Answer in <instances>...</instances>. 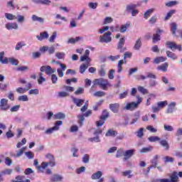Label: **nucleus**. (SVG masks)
<instances>
[{
    "label": "nucleus",
    "mask_w": 182,
    "mask_h": 182,
    "mask_svg": "<svg viewBox=\"0 0 182 182\" xmlns=\"http://www.w3.org/2000/svg\"><path fill=\"white\" fill-rule=\"evenodd\" d=\"M134 151H136V150H134V149H129V150L124 151V160L125 161H127V160H129V159H130L134 154Z\"/></svg>",
    "instance_id": "0eeeda50"
},
{
    "label": "nucleus",
    "mask_w": 182,
    "mask_h": 182,
    "mask_svg": "<svg viewBox=\"0 0 182 182\" xmlns=\"http://www.w3.org/2000/svg\"><path fill=\"white\" fill-rule=\"evenodd\" d=\"M89 66H90V64H82L80 66V73H85V72H86V70L89 68Z\"/></svg>",
    "instance_id": "412c9836"
},
{
    "label": "nucleus",
    "mask_w": 182,
    "mask_h": 182,
    "mask_svg": "<svg viewBox=\"0 0 182 182\" xmlns=\"http://www.w3.org/2000/svg\"><path fill=\"white\" fill-rule=\"evenodd\" d=\"M6 28L8 31H11V29H18L19 26L16 23H8L6 24Z\"/></svg>",
    "instance_id": "ddd939ff"
},
{
    "label": "nucleus",
    "mask_w": 182,
    "mask_h": 182,
    "mask_svg": "<svg viewBox=\"0 0 182 182\" xmlns=\"http://www.w3.org/2000/svg\"><path fill=\"white\" fill-rule=\"evenodd\" d=\"M106 93L103 91H97L94 94V96L95 97H103V96H105Z\"/></svg>",
    "instance_id": "a18cd8bd"
},
{
    "label": "nucleus",
    "mask_w": 182,
    "mask_h": 182,
    "mask_svg": "<svg viewBox=\"0 0 182 182\" xmlns=\"http://www.w3.org/2000/svg\"><path fill=\"white\" fill-rule=\"evenodd\" d=\"M151 150H153V146L144 147L141 149L140 153L143 154L144 153H149L151 151Z\"/></svg>",
    "instance_id": "7c9ffc66"
},
{
    "label": "nucleus",
    "mask_w": 182,
    "mask_h": 182,
    "mask_svg": "<svg viewBox=\"0 0 182 182\" xmlns=\"http://www.w3.org/2000/svg\"><path fill=\"white\" fill-rule=\"evenodd\" d=\"M23 46H26V44L25 43H23V42H18L16 47H15V49L16 50H19L20 49H22V47Z\"/></svg>",
    "instance_id": "37998d69"
},
{
    "label": "nucleus",
    "mask_w": 182,
    "mask_h": 182,
    "mask_svg": "<svg viewBox=\"0 0 182 182\" xmlns=\"http://www.w3.org/2000/svg\"><path fill=\"white\" fill-rule=\"evenodd\" d=\"M105 136L107 137H115V136H117V132L114 130L109 129L105 134Z\"/></svg>",
    "instance_id": "6ab92c4d"
},
{
    "label": "nucleus",
    "mask_w": 182,
    "mask_h": 182,
    "mask_svg": "<svg viewBox=\"0 0 182 182\" xmlns=\"http://www.w3.org/2000/svg\"><path fill=\"white\" fill-rule=\"evenodd\" d=\"M48 166H49V163L42 162L41 166H37V168L38 170V173H45L44 170H46V168H48Z\"/></svg>",
    "instance_id": "9d476101"
},
{
    "label": "nucleus",
    "mask_w": 182,
    "mask_h": 182,
    "mask_svg": "<svg viewBox=\"0 0 182 182\" xmlns=\"http://www.w3.org/2000/svg\"><path fill=\"white\" fill-rule=\"evenodd\" d=\"M55 58H57V59H63V58H65V53H55Z\"/></svg>",
    "instance_id": "680f3d73"
},
{
    "label": "nucleus",
    "mask_w": 182,
    "mask_h": 182,
    "mask_svg": "<svg viewBox=\"0 0 182 182\" xmlns=\"http://www.w3.org/2000/svg\"><path fill=\"white\" fill-rule=\"evenodd\" d=\"M51 82L53 85H56L58 83V75L53 74L51 75Z\"/></svg>",
    "instance_id": "bf43d9fd"
},
{
    "label": "nucleus",
    "mask_w": 182,
    "mask_h": 182,
    "mask_svg": "<svg viewBox=\"0 0 182 182\" xmlns=\"http://www.w3.org/2000/svg\"><path fill=\"white\" fill-rule=\"evenodd\" d=\"M36 4H42L43 5H50V0H33Z\"/></svg>",
    "instance_id": "cd10ccee"
},
{
    "label": "nucleus",
    "mask_w": 182,
    "mask_h": 182,
    "mask_svg": "<svg viewBox=\"0 0 182 182\" xmlns=\"http://www.w3.org/2000/svg\"><path fill=\"white\" fill-rule=\"evenodd\" d=\"M165 163H173L174 161V158L170 156H165L164 158Z\"/></svg>",
    "instance_id": "e2e57ef3"
},
{
    "label": "nucleus",
    "mask_w": 182,
    "mask_h": 182,
    "mask_svg": "<svg viewBox=\"0 0 182 182\" xmlns=\"http://www.w3.org/2000/svg\"><path fill=\"white\" fill-rule=\"evenodd\" d=\"M122 176L124 177L127 176L128 178H132L133 175H132V171L129 170V171H126L122 172Z\"/></svg>",
    "instance_id": "79ce46f5"
},
{
    "label": "nucleus",
    "mask_w": 182,
    "mask_h": 182,
    "mask_svg": "<svg viewBox=\"0 0 182 182\" xmlns=\"http://www.w3.org/2000/svg\"><path fill=\"white\" fill-rule=\"evenodd\" d=\"M57 35H58V33L56 31H54L48 40L49 42H50L51 43H53V42H55V39H56Z\"/></svg>",
    "instance_id": "49530a36"
},
{
    "label": "nucleus",
    "mask_w": 182,
    "mask_h": 182,
    "mask_svg": "<svg viewBox=\"0 0 182 182\" xmlns=\"http://www.w3.org/2000/svg\"><path fill=\"white\" fill-rule=\"evenodd\" d=\"M41 72H46V75H52V73H55L56 72V70L52 69V68L49 65L42 66L40 68Z\"/></svg>",
    "instance_id": "39448f33"
},
{
    "label": "nucleus",
    "mask_w": 182,
    "mask_h": 182,
    "mask_svg": "<svg viewBox=\"0 0 182 182\" xmlns=\"http://www.w3.org/2000/svg\"><path fill=\"white\" fill-rule=\"evenodd\" d=\"M82 37L77 36L75 38H71L68 41V43H76V42H79V41H82Z\"/></svg>",
    "instance_id": "c85d7f7f"
},
{
    "label": "nucleus",
    "mask_w": 182,
    "mask_h": 182,
    "mask_svg": "<svg viewBox=\"0 0 182 182\" xmlns=\"http://www.w3.org/2000/svg\"><path fill=\"white\" fill-rule=\"evenodd\" d=\"M167 105H168L167 101H162V102H157V106L160 110H161V109H164V107H166V106H167Z\"/></svg>",
    "instance_id": "72a5a7b5"
},
{
    "label": "nucleus",
    "mask_w": 182,
    "mask_h": 182,
    "mask_svg": "<svg viewBox=\"0 0 182 182\" xmlns=\"http://www.w3.org/2000/svg\"><path fill=\"white\" fill-rule=\"evenodd\" d=\"M31 87L32 84H31V82H28L26 88L18 87L16 88V92H17V93L23 94L25 93V92H28L29 89H31Z\"/></svg>",
    "instance_id": "1a4fd4ad"
},
{
    "label": "nucleus",
    "mask_w": 182,
    "mask_h": 182,
    "mask_svg": "<svg viewBox=\"0 0 182 182\" xmlns=\"http://www.w3.org/2000/svg\"><path fill=\"white\" fill-rule=\"evenodd\" d=\"M66 114L62 112H58L53 115L54 120H62L63 119H65Z\"/></svg>",
    "instance_id": "4468645a"
},
{
    "label": "nucleus",
    "mask_w": 182,
    "mask_h": 182,
    "mask_svg": "<svg viewBox=\"0 0 182 182\" xmlns=\"http://www.w3.org/2000/svg\"><path fill=\"white\" fill-rule=\"evenodd\" d=\"M166 6H168V8H171V6H176V5H178V1H172L165 3Z\"/></svg>",
    "instance_id": "f704fd0d"
},
{
    "label": "nucleus",
    "mask_w": 182,
    "mask_h": 182,
    "mask_svg": "<svg viewBox=\"0 0 182 182\" xmlns=\"http://www.w3.org/2000/svg\"><path fill=\"white\" fill-rule=\"evenodd\" d=\"M170 182H178V176L177 175V172H173L169 179Z\"/></svg>",
    "instance_id": "aec40b11"
},
{
    "label": "nucleus",
    "mask_w": 182,
    "mask_h": 182,
    "mask_svg": "<svg viewBox=\"0 0 182 182\" xmlns=\"http://www.w3.org/2000/svg\"><path fill=\"white\" fill-rule=\"evenodd\" d=\"M136 99H138V101L136 102H132L127 103L124 107L125 110L133 111L134 110V109H137L140 103H141V102L143 101V98L140 97V96H137Z\"/></svg>",
    "instance_id": "f257e3e1"
},
{
    "label": "nucleus",
    "mask_w": 182,
    "mask_h": 182,
    "mask_svg": "<svg viewBox=\"0 0 182 182\" xmlns=\"http://www.w3.org/2000/svg\"><path fill=\"white\" fill-rule=\"evenodd\" d=\"M90 159V157L89 156V155L85 154L82 157V161L86 164L89 161Z\"/></svg>",
    "instance_id": "774afa93"
},
{
    "label": "nucleus",
    "mask_w": 182,
    "mask_h": 182,
    "mask_svg": "<svg viewBox=\"0 0 182 182\" xmlns=\"http://www.w3.org/2000/svg\"><path fill=\"white\" fill-rule=\"evenodd\" d=\"M166 56L167 58H170L171 60H176L177 59V55L170 50L166 51Z\"/></svg>",
    "instance_id": "b1692460"
},
{
    "label": "nucleus",
    "mask_w": 182,
    "mask_h": 182,
    "mask_svg": "<svg viewBox=\"0 0 182 182\" xmlns=\"http://www.w3.org/2000/svg\"><path fill=\"white\" fill-rule=\"evenodd\" d=\"M123 156H124V151L122 149H118L117 151L116 157H123Z\"/></svg>",
    "instance_id": "09e8293b"
},
{
    "label": "nucleus",
    "mask_w": 182,
    "mask_h": 182,
    "mask_svg": "<svg viewBox=\"0 0 182 182\" xmlns=\"http://www.w3.org/2000/svg\"><path fill=\"white\" fill-rule=\"evenodd\" d=\"M136 8H137V5H136V4H128L126 6V11H127V12L130 13L134 9H136Z\"/></svg>",
    "instance_id": "4be33fe9"
},
{
    "label": "nucleus",
    "mask_w": 182,
    "mask_h": 182,
    "mask_svg": "<svg viewBox=\"0 0 182 182\" xmlns=\"http://www.w3.org/2000/svg\"><path fill=\"white\" fill-rule=\"evenodd\" d=\"M32 19L34 21L40 22V23H43V22L45 21V20L42 17H39L36 15H33Z\"/></svg>",
    "instance_id": "c756f323"
},
{
    "label": "nucleus",
    "mask_w": 182,
    "mask_h": 182,
    "mask_svg": "<svg viewBox=\"0 0 182 182\" xmlns=\"http://www.w3.org/2000/svg\"><path fill=\"white\" fill-rule=\"evenodd\" d=\"M13 171H14L12 169L6 168V169H4V171H2L1 174L9 176V175L12 174Z\"/></svg>",
    "instance_id": "13d9d810"
},
{
    "label": "nucleus",
    "mask_w": 182,
    "mask_h": 182,
    "mask_svg": "<svg viewBox=\"0 0 182 182\" xmlns=\"http://www.w3.org/2000/svg\"><path fill=\"white\" fill-rule=\"evenodd\" d=\"M69 96V93L66 92H58V97H68Z\"/></svg>",
    "instance_id": "69168bd1"
},
{
    "label": "nucleus",
    "mask_w": 182,
    "mask_h": 182,
    "mask_svg": "<svg viewBox=\"0 0 182 182\" xmlns=\"http://www.w3.org/2000/svg\"><path fill=\"white\" fill-rule=\"evenodd\" d=\"M109 29H110V27H109L108 26H103L102 28H100L98 30V32L100 33H105V32H106V31H109Z\"/></svg>",
    "instance_id": "052dcab7"
},
{
    "label": "nucleus",
    "mask_w": 182,
    "mask_h": 182,
    "mask_svg": "<svg viewBox=\"0 0 182 182\" xmlns=\"http://www.w3.org/2000/svg\"><path fill=\"white\" fill-rule=\"evenodd\" d=\"M25 156H26V157H28L29 159H33V153H32V151H28V152H25L24 153Z\"/></svg>",
    "instance_id": "338daca9"
},
{
    "label": "nucleus",
    "mask_w": 182,
    "mask_h": 182,
    "mask_svg": "<svg viewBox=\"0 0 182 182\" xmlns=\"http://www.w3.org/2000/svg\"><path fill=\"white\" fill-rule=\"evenodd\" d=\"M166 60H167V58L166 57H163V56L156 57L154 60V63H155L156 65H159V63L166 62Z\"/></svg>",
    "instance_id": "2eb2a0df"
},
{
    "label": "nucleus",
    "mask_w": 182,
    "mask_h": 182,
    "mask_svg": "<svg viewBox=\"0 0 182 182\" xmlns=\"http://www.w3.org/2000/svg\"><path fill=\"white\" fill-rule=\"evenodd\" d=\"M124 37L119 39V43H118V49H122L123 46H124Z\"/></svg>",
    "instance_id": "de8ad7c7"
},
{
    "label": "nucleus",
    "mask_w": 182,
    "mask_h": 182,
    "mask_svg": "<svg viewBox=\"0 0 182 182\" xmlns=\"http://www.w3.org/2000/svg\"><path fill=\"white\" fill-rule=\"evenodd\" d=\"M161 32V30H159L157 33L154 36L153 38V42L154 43H156V42H159L160 41V33Z\"/></svg>",
    "instance_id": "2f4dec72"
},
{
    "label": "nucleus",
    "mask_w": 182,
    "mask_h": 182,
    "mask_svg": "<svg viewBox=\"0 0 182 182\" xmlns=\"http://www.w3.org/2000/svg\"><path fill=\"white\" fill-rule=\"evenodd\" d=\"M109 119V112L107 111H104L103 114L101 116V119L105 121Z\"/></svg>",
    "instance_id": "4d7b16f0"
},
{
    "label": "nucleus",
    "mask_w": 182,
    "mask_h": 182,
    "mask_svg": "<svg viewBox=\"0 0 182 182\" xmlns=\"http://www.w3.org/2000/svg\"><path fill=\"white\" fill-rule=\"evenodd\" d=\"M62 124H63V121H56L55 122V125H54V127H53V128H54V129L55 130V131H58V130H59V129H60V126H62Z\"/></svg>",
    "instance_id": "ea45409f"
},
{
    "label": "nucleus",
    "mask_w": 182,
    "mask_h": 182,
    "mask_svg": "<svg viewBox=\"0 0 182 182\" xmlns=\"http://www.w3.org/2000/svg\"><path fill=\"white\" fill-rule=\"evenodd\" d=\"M99 42L101 43H109L112 42V31L105 33L104 35L100 36Z\"/></svg>",
    "instance_id": "f03ea898"
},
{
    "label": "nucleus",
    "mask_w": 182,
    "mask_h": 182,
    "mask_svg": "<svg viewBox=\"0 0 182 182\" xmlns=\"http://www.w3.org/2000/svg\"><path fill=\"white\" fill-rule=\"evenodd\" d=\"M26 148H21L19 151H17L16 154L14 155V157H21L22 154H23V152L25 151Z\"/></svg>",
    "instance_id": "5fc2aeb1"
},
{
    "label": "nucleus",
    "mask_w": 182,
    "mask_h": 182,
    "mask_svg": "<svg viewBox=\"0 0 182 182\" xmlns=\"http://www.w3.org/2000/svg\"><path fill=\"white\" fill-rule=\"evenodd\" d=\"M62 180H63V176H62V175H58V174L53 175L51 178V181L53 182H60L62 181Z\"/></svg>",
    "instance_id": "dca6fc26"
},
{
    "label": "nucleus",
    "mask_w": 182,
    "mask_h": 182,
    "mask_svg": "<svg viewBox=\"0 0 182 182\" xmlns=\"http://www.w3.org/2000/svg\"><path fill=\"white\" fill-rule=\"evenodd\" d=\"M4 15L6 18V19H8L9 21H14V20L16 19V16H15L12 14L6 13Z\"/></svg>",
    "instance_id": "c9c22d12"
},
{
    "label": "nucleus",
    "mask_w": 182,
    "mask_h": 182,
    "mask_svg": "<svg viewBox=\"0 0 182 182\" xmlns=\"http://www.w3.org/2000/svg\"><path fill=\"white\" fill-rule=\"evenodd\" d=\"M36 38L38 41H43V39H48L49 38V33H48V31H44L41 33L40 35L36 36Z\"/></svg>",
    "instance_id": "9b49d317"
},
{
    "label": "nucleus",
    "mask_w": 182,
    "mask_h": 182,
    "mask_svg": "<svg viewBox=\"0 0 182 182\" xmlns=\"http://www.w3.org/2000/svg\"><path fill=\"white\" fill-rule=\"evenodd\" d=\"M16 19H17L18 23H23V22H25V16H23L18 15L16 16Z\"/></svg>",
    "instance_id": "603ef678"
},
{
    "label": "nucleus",
    "mask_w": 182,
    "mask_h": 182,
    "mask_svg": "<svg viewBox=\"0 0 182 182\" xmlns=\"http://www.w3.org/2000/svg\"><path fill=\"white\" fill-rule=\"evenodd\" d=\"M9 61L10 62V63H11V65H14V66H17L18 63H19L18 60L15 58H9Z\"/></svg>",
    "instance_id": "0e129e2a"
},
{
    "label": "nucleus",
    "mask_w": 182,
    "mask_h": 182,
    "mask_svg": "<svg viewBox=\"0 0 182 182\" xmlns=\"http://www.w3.org/2000/svg\"><path fill=\"white\" fill-rule=\"evenodd\" d=\"M168 68V64L167 63H164L161 65L158 66V70H162V72H167V68Z\"/></svg>",
    "instance_id": "bb28decb"
},
{
    "label": "nucleus",
    "mask_w": 182,
    "mask_h": 182,
    "mask_svg": "<svg viewBox=\"0 0 182 182\" xmlns=\"http://www.w3.org/2000/svg\"><path fill=\"white\" fill-rule=\"evenodd\" d=\"M159 143H160L161 146H162L163 147H164L166 149V150H168L170 146H168V142H167L166 140H165V139L161 140Z\"/></svg>",
    "instance_id": "58836bf2"
},
{
    "label": "nucleus",
    "mask_w": 182,
    "mask_h": 182,
    "mask_svg": "<svg viewBox=\"0 0 182 182\" xmlns=\"http://www.w3.org/2000/svg\"><path fill=\"white\" fill-rule=\"evenodd\" d=\"M166 45L167 46V48L169 49H171V50H174L176 49V43L171 41H166Z\"/></svg>",
    "instance_id": "5701e85b"
},
{
    "label": "nucleus",
    "mask_w": 182,
    "mask_h": 182,
    "mask_svg": "<svg viewBox=\"0 0 182 182\" xmlns=\"http://www.w3.org/2000/svg\"><path fill=\"white\" fill-rule=\"evenodd\" d=\"M95 85H98L100 87H102L103 90H106L107 89V86H109V82L107 80H105L103 78H99V79H95L94 80Z\"/></svg>",
    "instance_id": "7ed1b4c3"
},
{
    "label": "nucleus",
    "mask_w": 182,
    "mask_h": 182,
    "mask_svg": "<svg viewBox=\"0 0 182 182\" xmlns=\"http://www.w3.org/2000/svg\"><path fill=\"white\" fill-rule=\"evenodd\" d=\"M176 14V10H171L168 13L166 14L164 21H168L173 15Z\"/></svg>",
    "instance_id": "e433bc0d"
},
{
    "label": "nucleus",
    "mask_w": 182,
    "mask_h": 182,
    "mask_svg": "<svg viewBox=\"0 0 182 182\" xmlns=\"http://www.w3.org/2000/svg\"><path fill=\"white\" fill-rule=\"evenodd\" d=\"M176 31H177V23H171V32L172 33V35L173 36H176V38H178V35H177V33H176Z\"/></svg>",
    "instance_id": "f8f14e48"
},
{
    "label": "nucleus",
    "mask_w": 182,
    "mask_h": 182,
    "mask_svg": "<svg viewBox=\"0 0 182 182\" xmlns=\"http://www.w3.org/2000/svg\"><path fill=\"white\" fill-rule=\"evenodd\" d=\"M138 90L142 93V95H147L149 93L147 89L144 88V87H138Z\"/></svg>",
    "instance_id": "864d4df0"
},
{
    "label": "nucleus",
    "mask_w": 182,
    "mask_h": 182,
    "mask_svg": "<svg viewBox=\"0 0 182 182\" xmlns=\"http://www.w3.org/2000/svg\"><path fill=\"white\" fill-rule=\"evenodd\" d=\"M73 101L75 103V105L77 106V107H80L83 105V103H85V100H80L77 98H73Z\"/></svg>",
    "instance_id": "a211bd4d"
},
{
    "label": "nucleus",
    "mask_w": 182,
    "mask_h": 182,
    "mask_svg": "<svg viewBox=\"0 0 182 182\" xmlns=\"http://www.w3.org/2000/svg\"><path fill=\"white\" fill-rule=\"evenodd\" d=\"M102 176H103L102 171H98L91 176V178L92 180H98L97 182H103L105 181V179L103 178H101Z\"/></svg>",
    "instance_id": "20e7f679"
},
{
    "label": "nucleus",
    "mask_w": 182,
    "mask_h": 182,
    "mask_svg": "<svg viewBox=\"0 0 182 182\" xmlns=\"http://www.w3.org/2000/svg\"><path fill=\"white\" fill-rule=\"evenodd\" d=\"M148 140H149L151 142H156V141H160V137L155 136H149L148 138Z\"/></svg>",
    "instance_id": "6e6d98bb"
},
{
    "label": "nucleus",
    "mask_w": 182,
    "mask_h": 182,
    "mask_svg": "<svg viewBox=\"0 0 182 182\" xmlns=\"http://www.w3.org/2000/svg\"><path fill=\"white\" fill-rule=\"evenodd\" d=\"M80 60L81 62H85V60H86V63L87 64H90V62L92 61V60L90 59V58L86 56V55H82L80 58Z\"/></svg>",
    "instance_id": "4c0bfd02"
},
{
    "label": "nucleus",
    "mask_w": 182,
    "mask_h": 182,
    "mask_svg": "<svg viewBox=\"0 0 182 182\" xmlns=\"http://www.w3.org/2000/svg\"><path fill=\"white\" fill-rule=\"evenodd\" d=\"M39 78L38 79V85H42L43 82H46V78L43 77V73H39Z\"/></svg>",
    "instance_id": "473e14b6"
},
{
    "label": "nucleus",
    "mask_w": 182,
    "mask_h": 182,
    "mask_svg": "<svg viewBox=\"0 0 182 182\" xmlns=\"http://www.w3.org/2000/svg\"><path fill=\"white\" fill-rule=\"evenodd\" d=\"M24 144H26V139L23 138L21 142H18L16 144L17 149H21V146H24Z\"/></svg>",
    "instance_id": "8fccbe9b"
},
{
    "label": "nucleus",
    "mask_w": 182,
    "mask_h": 182,
    "mask_svg": "<svg viewBox=\"0 0 182 182\" xmlns=\"http://www.w3.org/2000/svg\"><path fill=\"white\" fill-rule=\"evenodd\" d=\"M10 106L8 105V100L3 98L0 100V110H8Z\"/></svg>",
    "instance_id": "423d86ee"
},
{
    "label": "nucleus",
    "mask_w": 182,
    "mask_h": 182,
    "mask_svg": "<svg viewBox=\"0 0 182 182\" xmlns=\"http://www.w3.org/2000/svg\"><path fill=\"white\" fill-rule=\"evenodd\" d=\"M18 100L19 102H28L29 98H28V95H21L18 97Z\"/></svg>",
    "instance_id": "c03bdc74"
},
{
    "label": "nucleus",
    "mask_w": 182,
    "mask_h": 182,
    "mask_svg": "<svg viewBox=\"0 0 182 182\" xmlns=\"http://www.w3.org/2000/svg\"><path fill=\"white\" fill-rule=\"evenodd\" d=\"M164 129L165 132H174V127H173L171 125L164 124Z\"/></svg>",
    "instance_id": "a19ab883"
},
{
    "label": "nucleus",
    "mask_w": 182,
    "mask_h": 182,
    "mask_svg": "<svg viewBox=\"0 0 182 182\" xmlns=\"http://www.w3.org/2000/svg\"><path fill=\"white\" fill-rule=\"evenodd\" d=\"M109 107L110 110L112 111L113 113H119V110L120 109V104L119 103L110 104L109 105Z\"/></svg>",
    "instance_id": "6e6552de"
},
{
    "label": "nucleus",
    "mask_w": 182,
    "mask_h": 182,
    "mask_svg": "<svg viewBox=\"0 0 182 182\" xmlns=\"http://www.w3.org/2000/svg\"><path fill=\"white\" fill-rule=\"evenodd\" d=\"M140 48H141V40L138 38L135 42L134 49H135V50H140Z\"/></svg>",
    "instance_id": "a878e982"
},
{
    "label": "nucleus",
    "mask_w": 182,
    "mask_h": 182,
    "mask_svg": "<svg viewBox=\"0 0 182 182\" xmlns=\"http://www.w3.org/2000/svg\"><path fill=\"white\" fill-rule=\"evenodd\" d=\"M83 92H85V89L82 87H79L77 90L74 92L75 95H83Z\"/></svg>",
    "instance_id": "3c124183"
},
{
    "label": "nucleus",
    "mask_w": 182,
    "mask_h": 182,
    "mask_svg": "<svg viewBox=\"0 0 182 182\" xmlns=\"http://www.w3.org/2000/svg\"><path fill=\"white\" fill-rule=\"evenodd\" d=\"M153 12H154V9H148V10L144 14V16L145 19H149V18H150V16H151V14H153Z\"/></svg>",
    "instance_id": "393cba45"
},
{
    "label": "nucleus",
    "mask_w": 182,
    "mask_h": 182,
    "mask_svg": "<svg viewBox=\"0 0 182 182\" xmlns=\"http://www.w3.org/2000/svg\"><path fill=\"white\" fill-rule=\"evenodd\" d=\"M159 159H160V156L159 155H156L154 156L153 159L151 160V167H157L159 164Z\"/></svg>",
    "instance_id": "f3484780"
}]
</instances>
